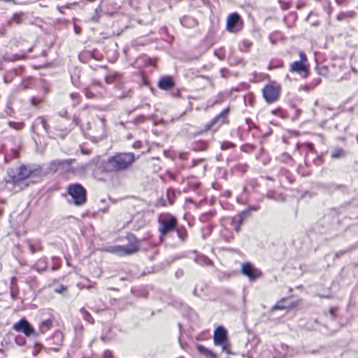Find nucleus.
I'll list each match as a JSON object with an SVG mask.
<instances>
[{"mask_svg": "<svg viewBox=\"0 0 358 358\" xmlns=\"http://www.w3.org/2000/svg\"><path fill=\"white\" fill-rule=\"evenodd\" d=\"M44 264L43 266H38L37 267L34 266L33 268H35L38 272H41L46 270V258H41L38 259V264Z\"/></svg>", "mask_w": 358, "mask_h": 358, "instance_id": "obj_48", "label": "nucleus"}, {"mask_svg": "<svg viewBox=\"0 0 358 358\" xmlns=\"http://www.w3.org/2000/svg\"><path fill=\"white\" fill-rule=\"evenodd\" d=\"M27 54H13L11 55H4L2 57V59L5 62H13V61H17L20 59H24L27 57Z\"/></svg>", "mask_w": 358, "mask_h": 358, "instance_id": "obj_25", "label": "nucleus"}, {"mask_svg": "<svg viewBox=\"0 0 358 358\" xmlns=\"http://www.w3.org/2000/svg\"><path fill=\"white\" fill-rule=\"evenodd\" d=\"M125 3H127L131 7L134 8L135 10H137L139 7L138 0H125Z\"/></svg>", "mask_w": 358, "mask_h": 358, "instance_id": "obj_59", "label": "nucleus"}, {"mask_svg": "<svg viewBox=\"0 0 358 358\" xmlns=\"http://www.w3.org/2000/svg\"><path fill=\"white\" fill-rule=\"evenodd\" d=\"M126 239L128 241V245H124L125 248H134V254L137 252L139 249V240L138 238L132 233H127L126 236Z\"/></svg>", "mask_w": 358, "mask_h": 358, "instance_id": "obj_15", "label": "nucleus"}, {"mask_svg": "<svg viewBox=\"0 0 358 358\" xmlns=\"http://www.w3.org/2000/svg\"><path fill=\"white\" fill-rule=\"evenodd\" d=\"M129 27V25H125L124 28L118 29L117 30H113L112 31L106 33V36H104L103 38H109L114 36H120L124 29H127Z\"/></svg>", "mask_w": 358, "mask_h": 358, "instance_id": "obj_39", "label": "nucleus"}, {"mask_svg": "<svg viewBox=\"0 0 358 358\" xmlns=\"http://www.w3.org/2000/svg\"><path fill=\"white\" fill-rule=\"evenodd\" d=\"M13 329L17 332L23 333L27 337L33 336L36 338L39 335L35 331L33 325L25 317H22L15 322L13 326Z\"/></svg>", "mask_w": 358, "mask_h": 358, "instance_id": "obj_8", "label": "nucleus"}, {"mask_svg": "<svg viewBox=\"0 0 358 358\" xmlns=\"http://www.w3.org/2000/svg\"><path fill=\"white\" fill-rule=\"evenodd\" d=\"M75 162L73 159H57L54 160V164H57V166H60L61 169L65 170L66 171H72L74 172V168L72 167V164Z\"/></svg>", "mask_w": 358, "mask_h": 358, "instance_id": "obj_16", "label": "nucleus"}, {"mask_svg": "<svg viewBox=\"0 0 358 358\" xmlns=\"http://www.w3.org/2000/svg\"><path fill=\"white\" fill-rule=\"evenodd\" d=\"M245 123L248 125V131H250V129L257 127L256 124L249 117L245 118Z\"/></svg>", "mask_w": 358, "mask_h": 358, "instance_id": "obj_60", "label": "nucleus"}, {"mask_svg": "<svg viewBox=\"0 0 358 358\" xmlns=\"http://www.w3.org/2000/svg\"><path fill=\"white\" fill-rule=\"evenodd\" d=\"M24 71V67L22 66H20L17 68H14V69H11L10 71H9V73L11 74V76H13V78L15 76H21L23 73Z\"/></svg>", "mask_w": 358, "mask_h": 358, "instance_id": "obj_43", "label": "nucleus"}, {"mask_svg": "<svg viewBox=\"0 0 358 358\" xmlns=\"http://www.w3.org/2000/svg\"><path fill=\"white\" fill-rule=\"evenodd\" d=\"M317 188L323 192L330 194L336 190L344 192L346 189V186L344 185H336L334 183L320 182L317 184Z\"/></svg>", "mask_w": 358, "mask_h": 358, "instance_id": "obj_14", "label": "nucleus"}, {"mask_svg": "<svg viewBox=\"0 0 358 358\" xmlns=\"http://www.w3.org/2000/svg\"><path fill=\"white\" fill-rule=\"evenodd\" d=\"M175 86V79L169 75L162 76L157 82V87L161 90L169 91L173 90Z\"/></svg>", "mask_w": 358, "mask_h": 358, "instance_id": "obj_12", "label": "nucleus"}, {"mask_svg": "<svg viewBox=\"0 0 358 358\" xmlns=\"http://www.w3.org/2000/svg\"><path fill=\"white\" fill-rule=\"evenodd\" d=\"M339 212L336 208L330 209L313 226V231L318 234H324L329 231L334 224L338 220Z\"/></svg>", "mask_w": 358, "mask_h": 358, "instance_id": "obj_5", "label": "nucleus"}, {"mask_svg": "<svg viewBox=\"0 0 358 358\" xmlns=\"http://www.w3.org/2000/svg\"><path fill=\"white\" fill-rule=\"evenodd\" d=\"M231 224L236 232H239L241 230V227L242 226L243 223L237 220L234 221V218H232Z\"/></svg>", "mask_w": 358, "mask_h": 358, "instance_id": "obj_52", "label": "nucleus"}, {"mask_svg": "<svg viewBox=\"0 0 358 358\" xmlns=\"http://www.w3.org/2000/svg\"><path fill=\"white\" fill-rule=\"evenodd\" d=\"M346 152L343 148H336L331 152V157L334 159H342L345 157Z\"/></svg>", "mask_w": 358, "mask_h": 358, "instance_id": "obj_30", "label": "nucleus"}, {"mask_svg": "<svg viewBox=\"0 0 358 358\" xmlns=\"http://www.w3.org/2000/svg\"><path fill=\"white\" fill-rule=\"evenodd\" d=\"M160 34L162 38L170 44L174 40V36L173 35L169 34L168 31V28L165 26L160 28Z\"/></svg>", "mask_w": 358, "mask_h": 358, "instance_id": "obj_24", "label": "nucleus"}, {"mask_svg": "<svg viewBox=\"0 0 358 358\" xmlns=\"http://www.w3.org/2000/svg\"><path fill=\"white\" fill-rule=\"evenodd\" d=\"M300 354V351L299 349L289 348V350L287 352H285L282 355V358H292L295 356H297Z\"/></svg>", "mask_w": 358, "mask_h": 358, "instance_id": "obj_36", "label": "nucleus"}, {"mask_svg": "<svg viewBox=\"0 0 358 358\" xmlns=\"http://www.w3.org/2000/svg\"><path fill=\"white\" fill-rule=\"evenodd\" d=\"M229 113V107H227L224 109H223L218 115H217L208 123H207L203 129L198 131L195 134V136L201 134L203 132L210 130L212 129H217L224 122Z\"/></svg>", "mask_w": 358, "mask_h": 358, "instance_id": "obj_7", "label": "nucleus"}, {"mask_svg": "<svg viewBox=\"0 0 358 358\" xmlns=\"http://www.w3.org/2000/svg\"><path fill=\"white\" fill-rule=\"evenodd\" d=\"M219 346L222 347V352H226L227 355H231V345H230V343H229V340H228V341H227L225 342H222V343L221 345H220Z\"/></svg>", "mask_w": 358, "mask_h": 358, "instance_id": "obj_47", "label": "nucleus"}, {"mask_svg": "<svg viewBox=\"0 0 358 358\" xmlns=\"http://www.w3.org/2000/svg\"><path fill=\"white\" fill-rule=\"evenodd\" d=\"M90 52L92 56V59L96 60H100L101 59L102 55L98 50L94 49L93 50H90Z\"/></svg>", "mask_w": 358, "mask_h": 358, "instance_id": "obj_58", "label": "nucleus"}, {"mask_svg": "<svg viewBox=\"0 0 358 358\" xmlns=\"http://www.w3.org/2000/svg\"><path fill=\"white\" fill-rule=\"evenodd\" d=\"M218 28V24H211L208 32L206 36L208 42L214 43L218 39V37L217 36Z\"/></svg>", "mask_w": 358, "mask_h": 358, "instance_id": "obj_17", "label": "nucleus"}, {"mask_svg": "<svg viewBox=\"0 0 358 358\" xmlns=\"http://www.w3.org/2000/svg\"><path fill=\"white\" fill-rule=\"evenodd\" d=\"M252 45V42L247 40H244L242 41L241 45L239 46V49L241 52H248L250 50Z\"/></svg>", "mask_w": 358, "mask_h": 358, "instance_id": "obj_44", "label": "nucleus"}, {"mask_svg": "<svg viewBox=\"0 0 358 358\" xmlns=\"http://www.w3.org/2000/svg\"><path fill=\"white\" fill-rule=\"evenodd\" d=\"M36 124H42L43 129H45V132L47 134L49 133V131L50 129V125L47 123V121L45 120V119L42 117V116H40L38 117L36 120Z\"/></svg>", "mask_w": 358, "mask_h": 358, "instance_id": "obj_38", "label": "nucleus"}, {"mask_svg": "<svg viewBox=\"0 0 358 358\" xmlns=\"http://www.w3.org/2000/svg\"><path fill=\"white\" fill-rule=\"evenodd\" d=\"M234 147H236V145L231 141H224L221 143V149L222 150L233 148Z\"/></svg>", "mask_w": 358, "mask_h": 358, "instance_id": "obj_50", "label": "nucleus"}, {"mask_svg": "<svg viewBox=\"0 0 358 358\" xmlns=\"http://www.w3.org/2000/svg\"><path fill=\"white\" fill-rule=\"evenodd\" d=\"M213 343L215 345H220L222 342H225L229 339L227 329L222 325H218L213 331Z\"/></svg>", "mask_w": 358, "mask_h": 358, "instance_id": "obj_10", "label": "nucleus"}, {"mask_svg": "<svg viewBox=\"0 0 358 358\" xmlns=\"http://www.w3.org/2000/svg\"><path fill=\"white\" fill-rule=\"evenodd\" d=\"M215 215V210H212L208 212L200 215L199 220L200 222L205 223L210 220Z\"/></svg>", "mask_w": 358, "mask_h": 358, "instance_id": "obj_28", "label": "nucleus"}, {"mask_svg": "<svg viewBox=\"0 0 358 358\" xmlns=\"http://www.w3.org/2000/svg\"><path fill=\"white\" fill-rule=\"evenodd\" d=\"M289 71L292 73L301 74L303 78H306L309 73V66L301 61H295L290 64Z\"/></svg>", "mask_w": 358, "mask_h": 358, "instance_id": "obj_13", "label": "nucleus"}, {"mask_svg": "<svg viewBox=\"0 0 358 358\" xmlns=\"http://www.w3.org/2000/svg\"><path fill=\"white\" fill-rule=\"evenodd\" d=\"M241 19L240 15L236 13H232L229 14L227 17L226 22H241Z\"/></svg>", "mask_w": 358, "mask_h": 358, "instance_id": "obj_37", "label": "nucleus"}, {"mask_svg": "<svg viewBox=\"0 0 358 358\" xmlns=\"http://www.w3.org/2000/svg\"><path fill=\"white\" fill-rule=\"evenodd\" d=\"M177 233V236L178 238L182 241L184 242L186 241L188 233L186 229V228L183 225H180L179 224H177L176 227L175 231Z\"/></svg>", "mask_w": 358, "mask_h": 358, "instance_id": "obj_21", "label": "nucleus"}, {"mask_svg": "<svg viewBox=\"0 0 358 358\" xmlns=\"http://www.w3.org/2000/svg\"><path fill=\"white\" fill-rule=\"evenodd\" d=\"M225 96L222 93H219L217 96H216L215 101L213 103V105H216L222 103L225 99Z\"/></svg>", "mask_w": 358, "mask_h": 358, "instance_id": "obj_55", "label": "nucleus"}, {"mask_svg": "<svg viewBox=\"0 0 358 358\" xmlns=\"http://www.w3.org/2000/svg\"><path fill=\"white\" fill-rule=\"evenodd\" d=\"M243 28V24H226V30L230 33H237Z\"/></svg>", "mask_w": 358, "mask_h": 358, "instance_id": "obj_27", "label": "nucleus"}, {"mask_svg": "<svg viewBox=\"0 0 358 358\" xmlns=\"http://www.w3.org/2000/svg\"><path fill=\"white\" fill-rule=\"evenodd\" d=\"M100 338L103 342H108L112 340L113 337L110 335H108V334L102 333Z\"/></svg>", "mask_w": 358, "mask_h": 358, "instance_id": "obj_64", "label": "nucleus"}, {"mask_svg": "<svg viewBox=\"0 0 358 358\" xmlns=\"http://www.w3.org/2000/svg\"><path fill=\"white\" fill-rule=\"evenodd\" d=\"M43 176V169L39 165L21 164L15 173L13 170L8 171L6 183H11L17 191H21L31 185L40 182Z\"/></svg>", "mask_w": 358, "mask_h": 358, "instance_id": "obj_1", "label": "nucleus"}, {"mask_svg": "<svg viewBox=\"0 0 358 358\" xmlns=\"http://www.w3.org/2000/svg\"><path fill=\"white\" fill-rule=\"evenodd\" d=\"M277 192L274 190H268L266 193V197L270 199H276Z\"/></svg>", "mask_w": 358, "mask_h": 358, "instance_id": "obj_63", "label": "nucleus"}, {"mask_svg": "<svg viewBox=\"0 0 358 358\" xmlns=\"http://www.w3.org/2000/svg\"><path fill=\"white\" fill-rule=\"evenodd\" d=\"M25 282L32 289L37 287V280L36 276L27 277L25 280Z\"/></svg>", "mask_w": 358, "mask_h": 358, "instance_id": "obj_46", "label": "nucleus"}, {"mask_svg": "<svg viewBox=\"0 0 358 358\" xmlns=\"http://www.w3.org/2000/svg\"><path fill=\"white\" fill-rule=\"evenodd\" d=\"M322 80L320 78H317L309 83V88H315L316 86L320 84Z\"/></svg>", "mask_w": 358, "mask_h": 358, "instance_id": "obj_62", "label": "nucleus"}, {"mask_svg": "<svg viewBox=\"0 0 358 358\" xmlns=\"http://www.w3.org/2000/svg\"><path fill=\"white\" fill-rule=\"evenodd\" d=\"M15 343L19 346H23L26 344V338L22 335H17L14 337Z\"/></svg>", "mask_w": 358, "mask_h": 358, "instance_id": "obj_49", "label": "nucleus"}, {"mask_svg": "<svg viewBox=\"0 0 358 358\" xmlns=\"http://www.w3.org/2000/svg\"><path fill=\"white\" fill-rule=\"evenodd\" d=\"M283 61L282 60H277L274 63H271L268 66L269 69H273L275 68H281L283 66Z\"/></svg>", "mask_w": 358, "mask_h": 358, "instance_id": "obj_54", "label": "nucleus"}, {"mask_svg": "<svg viewBox=\"0 0 358 358\" xmlns=\"http://www.w3.org/2000/svg\"><path fill=\"white\" fill-rule=\"evenodd\" d=\"M148 57L145 56V55H142V56H140L139 57H138L135 62V65L136 66V67L138 68H141V66H140V62L142 61V62H146L148 60Z\"/></svg>", "mask_w": 358, "mask_h": 358, "instance_id": "obj_61", "label": "nucleus"}, {"mask_svg": "<svg viewBox=\"0 0 358 358\" xmlns=\"http://www.w3.org/2000/svg\"><path fill=\"white\" fill-rule=\"evenodd\" d=\"M52 326V321L50 319H47L41 322L39 327L41 334L45 333Z\"/></svg>", "mask_w": 358, "mask_h": 358, "instance_id": "obj_29", "label": "nucleus"}, {"mask_svg": "<svg viewBox=\"0 0 358 358\" xmlns=\"http://www.w3.org/2000/svg\"><path fill=\"white\" fill-rule=\"evenodd\" d=\"M214 54L220 59H224L225 57V50L223 48H221L219 50H215Z\"/></svg>", "mask_w": 358, "mask_h": 358, "instance_id": "obj_53", "label": "nucleus"}, {"mask_svg": "<svg viewBox=\"0 0 358 358\" xmlns=\"http://www.w3.org/2000/svg\"><path fill=\"white\" fill-rule=\"evenodd\" d=\"M80 312L81 313L85 321L90 324H94V320L93 317L85 308H81Z\"/></svg>", "mask_w": 358, "mask_h": 358, "instance_id": "obj_35", "label": "nucleus"}, {"mask_svg": "<svg viewBox=\"0 0 358 358\" xmlns=\"http://www.w3.org/2000/svg\"><path fill=\"white\" fill-rule=\"evenodd\" d=\"M52 340L54 343L57 345L58 346L62 345L63 342V334L60 331H57L52 335V337L50 339Z\"/></svg>", "mask_w": 358, "mask_h": 358, "instance_id": "obj_33", "label": "nucleus"}, {"mask_svg": "<svg viewBox=\"0 0 358 358\" xmlns=\"http://www.w3.org/2000/svg\"><path fill=\"white\" fill-rule=\"evenodd\" d=\"M131 293L137 297H142L148 299L149 296V292L145 287L131 288Z\"/></svg>", "mask_w": 358, "mask_h": 358, "instance_id": "obj_22", "label": "nucleus"}, {"mask_svg": "<svg viewBox=\"0 0 358 358\" xmlns=\"http://www.w3.org/2000/svg\"><path fill=\"white\" fill-rule=\"evenodd\" d=\"M241 273L248 278L250 281L254 282L257 280L261 275L262 271L250 262H246L242 264Z\"/></svg>", "mask_w": 358, "mask_h": 358, "instance_id": "obj_9", "label": "nucleus"}, {"mask_svg": "<svg viewBox=\"0 0 358 358\" xmlns=\"http://www.w3.org/2000/svg\"><path fill=\"white\" fill-rule=\"evenodd\" d=\"M135 155L133 152H117L110 157L103 163L102 172L116 171L126 170L135 161Z\"/></svg>", "mask_w": 358, "mask_h": 358, "instance_id": "obj_2", "label": "nucleus"}, {"mask_svg": "<svg viewBox=\"0 0 358 358\" xmlns=\"http://www.w3.org/2000/svg\"><path fill=\"white\" fill-rule=\"evenodd\" d=\"M315 69L317 74L324 77L327 76L329 73V68L326 65L320 66L318 64H317Z\"/></svg>", "mask_w": 358, "mask_h": 358, "instance_id": "obj_34", "label": "nucleus"}, {"mask_svg": "<svg viewBox=\"0 0 358 358\" xmlns=\"http://www.w3.org/2000/svg\"><path fill=\"white\" fill-rule=\"evenodd\" d=\"M52 265L51 269L52 271H56L60 268L61 259L59 257L53 256L52 257Z\"/></svg>", "mask_w": 358, "mask_h": 358, "instance_id": "obj_45", "label": "nucleus"}, {"mask_svg": "<svg viewBox=\"0 0 358 358\" xmlns=\"http://www.w3.org/2000/svg\"><path fill=\"white\" fill-rule=\"evenodd\" d=\"M83 92L87 99H94L95 97V94L90 91L89 87H85Z\"/></svg>", "mask_w": 358, "mask_h": 358, "instance_id": "obj_56", "label": "nucleus"}, {"mask_svg": "<svg viewBox=\"0 0 358 358\" xmlns=\"http://www.w3.org/2000/svg\"><path fill=\"white\" fill-rule=\"evenodd\" d=\"M285 299L284 298L281 299L280 301H279L278 302H277L275 305H273L271 308V312H273L275 310H284V309H286V308H294L295 306V304L294 303H291L289 304H285Z\"/></svg>", "mask_w": 358, "mask_h": 358, "instance_id": "obj_20", "label": "nucleus"}, {"mask_svg": "<svg viewBox=\"0 0 358 358\" xmlns=\"http://www.w3.org/2000/svg\"><path fill=\"white\" fill-rule=\"evenodd\" d=\"M216 227L215 224H210L207 227L201 229L203 239L207 238L213 232V229Z\"/></svg>", "mask_w": 358, "mask_h": 358, "instance_id": "obj_32", "label": "nucleus"}, {"mask_svg": "<svg viewBox=\"0 0 358 358\" xmlns=\"http://www.w3.org/2000/svg\"><path fill=\"white\" fill-rule=\"evenodd\" d=\"M78 59L82 63L88 62L91 59H92L90 50H85L80 52L78 55Z\"/></svg>", "mask_w": 358, "mask_h": 358, "instance_id": "obj_26", "label": "nucleus"}, {"mask_svg": "<svg viewBox=\"0 0 358 358\" xmlns=\"http://www.w3.org/2000/svg\"><path fill=\"white\" fill-rule=\"evenodd\" d=\"M271 113L274 115L279 116L282 119H285L287 117V112L282 108H277L274 110H272Z\"/></svg>", "mask_w": 358, "mask_h": 358, "instance_id": "obj_40", "label": "nucleus"}, {"mask_svg": "<svg viewBox=\"0 0 358 358\" xmlns=\"http://www.w3.org/2000/svg\"><path fill=\"white\" fill-rule=\"evenodd\" d=\"M159 240L161 242L164 241L171 232L176 229V227L178 224L176 216L171 213L161 214L158 218Z\"/></svg>", "mask_w": 358, "mask_h": 358, "instance_id": "obj_4", "label": "nucleus"}, {"mask_svg": "<svg viewBox=\"0 0 358 358\" xmlns=\"http://www.w3.org/2000/svg\"><path fill=\"white\" fill-rule=\"evenodd\" d=\"M133 96V90L131 89L123 92L119 96V99H131Z\"/></svg>", "mask_w": 358, "mask_h": 358, "instance_id": "obj_51", "label": "nucleus"}, {"mask_svg": "<svg viewBox=\"0 0 358 358\" xmlns=\"http://www.w3.org/2000/svg\"><path fill=\"white\" fill-rule=\"evenodd\" d=\"M166 196L169 203L172 205L174 203L176 199V194L173 189L168 188L166 191Z\"/></svg>", "mask_w": 358, "mask_h": 358, "instance_id": "obj_42", "label": "nucleus"}, {"mask_svg": "<svg viewBox=\"0 0 358 358\" xmlns=\"http://www.w3.org/2000/svg\"><path fill=\"white\" fill-rule=\"evenodd\" d=\"M281 86L275 81H271L264 85L262 89V96L268 104L277 101L280 96Z\"/></svg>", "mask_w": 358, "mask_h": 358, "instance_id": "obj_6", "label": "nucleus"}, {"mask_svg": "<svg viewBox=\"0 0 358 358\" xmlns=\"http://www.w3.org/2000/svg\"><path fill=\"white\" fill-rule=\"evenodd\" d=\"M196 348L199 354L206 356V358H217L216 353L201 344L196 343Z\"/></svg>", "mask_w": 358, "mask_h": 358, "instance_id": "obj_18", "label": "nucleus"}, {"mask_svg": "<svg viewBox=\"0 0 358 358\" xmlns=\"http://www.w3.org/2000/svg\"><path fill=\"white\" fill-rule=\"evenodd\" d=\"M121 75L117 73H113L105 76V81L107 84H112L116 81L120 80Z\"/></svg>", "mask_w": 358, "mask_h": 358, "instance_id": "obj_31", "label": "nucleus"}, {"mask_svg": "<svg viewBox=\"0 0 358 358\" xmlns=\"http://www.w3.org/2000/svg\"><path fill=\"white\" fill-rule=\"evenodd\" d=\"M255 210L256 209L254 207L250 206L248 208L245 209L241 211L237 216L234 217V221H238L243 224L244 221L246 218H248L250 215V210Z\"/></svg>", "mask_w": 358, "mask_h": 358, "instance_id": "obj_19", "label": "nucleus"}, {"mask_svg": "<svg viewBox=\"0 0 358 358\" xmlns=\"http://www.w3.org/2000/svg\"><path fill=\"white\" fill-rule=\"evenodd\" d=\"M255 149V145L251 143H244L241 146V150L245 153H250Z\"/></svg>", "mask_w": 358, "mask_h": 358, "instance_id": "obj_41", "label": "nucleus"}, {"mask_svg": "<svg viewBox=\"0 0 358 358\" xmlns=\"http://www.w3.org/2000/svg\"><path fill=\"white\" fill-rule=\"evenodd\" d=\"M134 248H125L124 245H110L106 247L104 250L106 252L117 255L118 256H129L134 255Z\"/></svg>", "mask_w": 358, "mask_h": 358, "instance_id": "obj_11", "label": "nucleus"}, {"mask_svg": "<svg viewBox=\"0 0 358 358\" xmlns=\"http://www.w3.org/2000/svg\"><path fill=\"white\" fill-rule=\"evenodd\" d=\"M208 148V142L206 141H197L192 144V150L195 152L206 150Z\"/></svg>", "mask_w": 358, "mask_h": 358, "instance_id": "obj_23", "label": "nucleus"}, {"mask_svg": "<svg viewBox=\"0 0 358 358\" xmlns=\"http://www.w3.org/2000/svg\"><path fill=\"white\" fill-rule=\"evenodd\" d=\"M69 204L80 207L87 201V191L80 182L70 183L66 187V192L62 194Z\"/></svg>", "mask_w": 358, "mask_h": 358, "instance_id": "obj_3", "label": "nucleus"}, {"mask_svg": "<svg viewBox=\"0 0 358 358\" xmlns=\"http://www.w3.org/2000/svg\"><path fill=\"white\" fill-rule=\"evenodd\" d=\"M280 36V34L278 32L273 33L269 36V40L272 44H275L278 38Z\"/></svg>", "mask_w": 358, "mask_h": 358, "instance_id": "obj_57", "label": "nucleus"}]
</instances>
